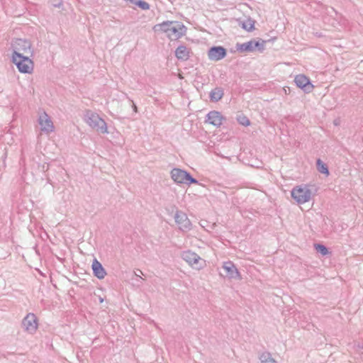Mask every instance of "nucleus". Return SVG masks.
Listing matches in <instances>:
<instances>
[{"instance_id":"obj_1","label":"nucleus","mask_w":363,"mask_h":363,"mask_svg":"<svg viewBox=\"0 0 363 363\" xmlns=\"http://www.w3.org/2000/svg\"><path fill=\"white\" fill-rule=\"evenodd\" d=\"M154 30L166 33L171 40H178L186 34L187 28L182 22L167 21L155 26Z\"/></svg>"},{"instance_id":"obj_16","label":"nucleus","mask_w":363,"mask_h":363,"mask_svg":"<svg viewBox=\"0 0 363 363\" xmlns=\"http://www.w3.org/2000/svg\"><path fill=\"white\" fill-rule=\"evenodd\" d=\"M223 269L225 271L227 276L230 278H236L239 276L237 269L230 262H225L223 264Z\"/></svg>"},{"instance_id":"obj_15","label":"nucleus","mask_w":363,"mask_h":363,"mask_svg":"<svg viewBox=\"0 0 363 363\" xmlns=\"http://www.w3.org/2000/svg\"><path fill=\"white\" fill-rule=\"evenodd\" d=\"M92 269L94 274L99 279H104L106 274L105 269L97 259L94 260Z\"/></svg>"},{"instance_id":"obj_13","label":"nucleus","mask_w":363,"mask_h":363,"mask_svg":"<svg viewBox=\"0 0 363 363\" xmlns=\"http://www.w3.org/2000/svg\"><path fill=\"white\" fill-rule=\"evenodd\" d=\"M226 55L225 50L222 47H213L208 51V57L213 61H218L223 59Z\"/></svg>"},{"instance_id":"obj_4","label":"nucleus","mask_w":363,"mask_h":363,"mask_svg":"<svg viewBox=\"0 0 363 363\" xmlns=\"http://www.w3.org/2000/svg\"><path fill=\"white\" fill-rule=\"evenodd\" d=\"M291 196L298 203L303 204L310 201L311 191L307 186H297L292 189Z\"/></svg>"},{"instance_id":"obj_11","label":"nucleus","mask_w":363,"mask_h":363,"mask_svg":"<svg viewBox=\"0 0 363 363\" xmlns=\"http://www.w3.org/2000/svg\"><path fill=\"white\" fill-rule=\"evenodd\" d=\"M184 259L190 265L194 267H199L203 261L201 258L195 252L187 251L183 254Z\"/></svg>"},{"instance_id":"obj_10","label":"nucleus","mask_w":363,"mask_h":363,"mask_svg":"<svg viewBox=\"0 0 363 363\" xmlns=\"http://www.w3.org/2000/svg\"><path fill=\"white\" fill-rule=\"evenodd\" d=\"M23 325L28 332H35L38 328V322L35 315L33 313L28 314L23 321Z\"/></svg>"},{"instance_id":"obj_23","label":"nucleus","mask_w":363,"mask_h":363,"mask_svg":"<svg viewBox=\"0 0 363 363\" xmlns=\"http://www.w3.org/2000/svg\"><path fill=\"white\" fill-rule=\"evenodd\" d=\"M315 249L320 252L323 255H326L328 254V249L323 245H315Z\"/></svg>"},{"instance_id":"obj_14","label":"nucleus","mask_w":363,"mask_h":363,"mask_svg":"<svg viewBox=\"0 0 363 363\" xmlns=\"http://www.w3.org/2000/svg\"><path fill=\"white\" fill-rule=\"evenodd\" d=\"M207 121L214 126L219 127L223 123V117L218 111H211L207 115Z\"/></svg>"},{"instance_id":"obj_2","label":"nucleus","mask_w":363,"mask_h":363,"mask_svg":"<svg viewBox=\"0 0 363 363\" xmlns=\"http://www.w3.org/2000/svg\"><path fill=\"white\" fill-rule=\"evenodd\" d=\"M13 62L16 65L19 72L30 74L33 71L34 63L33 60L26 55H12Z\"/></svg>"},{"instance_id":"obj_24","label":"nucleus","mask_w":363,"mask_h":363,"mask_svg":"<svg viewBox=\"0 0 363 363\" xmlns=\"http://www.w3.org/2000/svg\"><path fill=\"white\" fill-rule=\"evenodd\" d=\"M135 5L143 10H147L150 9V5L147 2L140 0H138Z\"/></svg>"},{"instance_id":"obj_22","label":"nucleus","mask_w":363,"mask_h":363,"mask_svg":"<svg viewBox=\"0 0 363 363\" xmlns=\"http://www.w3.org/2000/svg\"><path fill=\"white\" fill-rule=\"evenodd\" d=\"M261 361L262 363H277V362L270 357L269 354H263L261 356Z\"/></svg>"},{"instance_id":"obj_21","label":"nucleus","mask_w":363,"mask_h":363,"mask_svg":"<svg viewBox=\"0 0 363 363\" xmlns=\"http://www.w3.org/2000/svg\"><path fill=\"white\" fill-rule=\"evenodd\" d=\"M237 119L239 123L244 126H248L250 125V120L247 118L246 116L243 114L239 115Z\"/></svg>"},{"instance_id":"obj_7","label":"nucleus","mask_w":363,"mask_h":363,"mask_svg":"<svg viewBox=\"0 0 363 363\" xmlns=\"http://www.w3.org/2000/svg\"><path fill=\"white\" fill-rule=\"evenodd\" d=\"M172 179L177 183L190 182L193 184L197 183V181L192 178L187 172L180 169H174L171 172Z\"/></svg>"},{"instance_id":"obj_8","label":"nucleus","mask_w":363,"mask_h":363,"mask_svg":"<svg viewBox=\"0 0 363 363\" xmlns=\"http://www.w3.org/2000/svg\"><path fill=\"white\" fill-rule=\"evenodd\" d=\"M38 123L42 132L50 134L55 130L54 124L49 116L43 112L39 116Z\"/></svg>"},{"instance_id":"obj_19","label":"nucleus","mask_w":363,"mask_h":363,"mask_svg":"<svg viewBox=\"0 0 363 363\" xmlns=\"http://www.w3.org/2000/svg\"><path fill=\"white\" fill-rule=\"evenodd\" d=\"M223 95V92L220 89L216 88L211 92V99L213 101L220 100Z\"/></svg>"},{"instance_id":"obj_6","label":"nucleus","mask_w":363,"mask_h":363,"mask_svg":"<svg viewBox=\"0 0 363 363\" xmlns=\"http://www.w3.org/2000/svg\"><path fill=\"white\" fill-rule=\"evenodd\" d=\"M12 55H28L32 54L31 44L29 41L22 39L16 40L13 44Z\"/></svg>"},{"instance_id":"obj_20","label":"nucleus","mask_w":363,"mask_h":363,"mask_svg":"<svg viewBox=\"0 0 363 363\" xmlns=\"http://www.w3.org/2000/svg\"><path fill=\"white\" fill-rule=\"evenodd\" d=\"M317 166L320 172L325 174L326 176L329 174V171L327 166L320 160H318Z\"/></svg>"},{"instance_id":"obj_18","label":"nucleus","mask_w":363,"mask_h":363,"mask_svg":"<svg viewBox=\"0 0 363 363\" xmlns=\"http://www.w3.org/2000/svg\"><path fill=\"white\" fill-rule=\"evenodd\" d=\"M255 21L251 18H247L242 23V28L245 30L250 32L255 29Z\"/></svg>"},{"instance_id":"obj_5","label":"nucleus","mask_w":363,"mask_h":363,"mask_svg":"<svg viewBox=\"0 0 363 363\" xmlns=\"http://www.w3.org/2000/svg\"><path fill=\"white\" fill-rule=\"evenodd\" d=\"M87 123L91 128L101 133H108L106 122L98 114L89 112L87 113Z\"/></svg>"},{"instance_id":"obj_12","label":"nucleus","mask_w":363,"mask_h":363,"mask_svg":"<svg viewBox=\"0 0 363 363\" xmlns=\"http://www.w3.org/2000/svg\"><path fill=\"white\" fill-rule=\"evenodd\" d=\"M175 221L183 230L191 228V223L185 213L177 212L175 215Z\"/></svg>"},{"instance_id":"obj_3","label":"nucleus","mask_w":363,"mask_h":363,"mask_svg":"<svg viewBox=\"0 0 363 363\" xmlns=\"http://www.w3.org/2000/svg\"><path fill=\"white\" fill-rule=\"evenodd\" d=\"M265 43L266 41L262 39H253L244 43L238 44L237 50L241 52H251L255 50L262 52Z\"/></svg>"},{"instance_id":"obj_17","label":"nucleus","mask_w":363,"mask_h":363,"mask_svg":"<svg viewBox=\"0 0 363 363\" xmlns=\"http://www.w3.org/2000/svg\"><path fill=\"white\" fill-rule=\"evenodd\" d=\"M175 55L179 60H186L189 57V50L186 47L181 45L176 49Z\"/></svg>"},{"instance_id":"obj_25","label":"nucleus","mask_w":363,"mask_h":363,"mask_svg":"<svg viewBox=\"0 0 363 363\" xmlns=\"http://www.w3.org/2000/svg\"><path fill=\"white\" fill-rule=\"evenodd\" d=\"M134 111H135V112H137V107H136V106H134Z\"/></svg>"},{"instance_id":"obj_9","label":"nucleus","mask_w":363,"mask_h":363,"mask_svg":"<svg viewBox=\"0 0 363 363\" xmlns=\"http://www.w3.org/2000/svg\"><path fill=\"white\" fill-rule=\"evenodd\" d=\"M296 85L307 93L311 92L314 86L311 83L310 79L304 74H298L294 78Z\"/></svg>"}]
</instances>
